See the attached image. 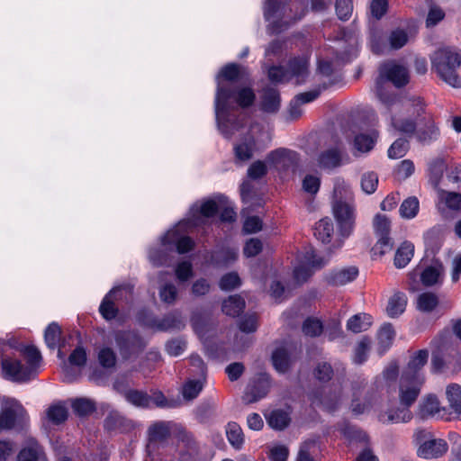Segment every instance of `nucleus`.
Segmentation results:
<instances>
[{"label": "nucleus", "mask_w": 461, "mask_h": 461, "mask_svg": "<svg viewBox=\"0 0 461 461\" xmlns=\"http://www.w3.org/2000/svg\"><path fill=\"white\" fill-rule=\"evenodd\" d=\"M233 100L240 107L251 105L255 100V95L252 89L244 87L238 92L233 91L231 87L219 82L215 96V115L219 130L229 138L234 131L238 130L235 123H230L228 120V109L230 107V101Z\"/></svg>", "instance_id": "nucleus-1"}, {"label": "nucleus", "mask_w": 461, "mask_h": 461, "mask_svg": "<svg viewBox=\"0 0 461 461\" xmlns=\"http://www.w3.org/2000/svg\"><path fill=\"white\" fill-rule=\"evenodd\" d=\"M23 354L25 364L13 357L2 360V374L5 379L14 382H27L36 376L42 361L40 351L33 346H27L23 348Z\"/></svg>", "instance_id": "nucleus-2"}, {"label": "nucleus", "mask_w": 461, "mask_h": 461, "mask_svg": "<svg viewBox=\"0 0 461 461\" xmlns=\"http://www.w3.org/2000/svg\"><path fill=\"white\" fill-rule=\"evenodd\" d=\"M386 81L393 84L396 87H402L409 82L408 69L394 60L381 64L379 76L375 81L376 95L383 104L390 109L396 102V96L384 92V85Z\"/></svg>", "instance_id": "nucleus-3"}, {"label": "nucleus", "mask_w": 461, "mask_h": 461, "mask_svg": "<svg viewBox=\"0 0 461 461\" xmlns=\"http://www.w3.org/2000/svg\"><path fill=\"white\" fill-rule=\"evenodd\" d=\"M432 69L447 84L461 87V77L456 71L461 66L460 53L452 48H440L430 57Z\"/></svg>", "instance_id": "nucleus-4"}, {"label": "nucleus", "mask_w": 461, "mask_h": 461, "mask_svg": "<svg viewBox=\"0 0 461 461\" xmlns=\"http://www.w3.org/2000/svg\"><path fill=\"white\" fill-rule=\"evenodd\" d=\"M309 60L308 58L299 57L290 60L288 69L283 67H272L268 70V77L275 83H285L293 78L295 79L296 84L304 82L308 75Z\"/></svg>", "instance_id": "nucleus-5"}, {"label": "nucleus", "mask_w": 461, "mask_h": 461, "mask_svg": "<svg viewBox=\"0 0 461 461\" xmlns=\"http://www.w3.org/2000/svg\"><path fill=\"white\" fill-rule=\"evenodd\" d=\"M423 122L420 120L416 124L412 121L405 120L400 121L396 118L392 119V125L395 130L410 134L416 132L417 138L420 141L429 142L435 140L438 135V129L437 128L431 115L428 114L423 117Z\"/></svg>", "instance_id": "nucleus-6"}, {"label": "nucleus", "mask_w": 461, "mask_h": 461, "mask_svg": "<svg viewBox=\"0 0 461 461\" xmlns=\"http://www.w3.org/2000/svg\"><path fill=\"white\" fill-rule=\"evenodd\" d=\"M27 421V412L17 400H3L0 409V431L23 428Z\"/></svg>", "instance_id": "nucleus-7"}, {"label": "nucleus", "mask_w": 461, "mask_h": 461, "mask_svg": "<svg viewBox=\"0 0 461 461\" xmlns=\"http://www.w3.org/2000/svg\"><path fill=\"white\" fill-rule=\"evenodd\" d=\"M413 439L417 446V455L425 459L438 458L448 449L445 439L436 438L431 432L425 429L417 430Z\"/></svg>", "instance_id": "nucleus-8"}, {"label": "nucleus", "mask_w": 461, "mask_h": 461, "mask_svg": "<svg viewBox=\"0 0 461 461\" xmlns=\"http://www.w3.org/2000/svg\"><path fill=\"white\" fill-rule=\"evenodd\" d=\"M425 382L424 376H408L402 375L399 382V401L401 405L411 407L420 393Z\"/></svg>", "instance_id": "nucleus-9"}, {"label": "nucleus", "mask_w": 461, "mask_h": 461, "mask_svg": "<svg viewBox=\"0 0 461 461\" xmlns=\"http://www.w3.org/2000/svg\"><path fill=\"white\" fill-rule=\"evenodd\" d=\"M259 130L260 127L258 125L252 126L249 132L234 145L233 150L236 163L249 161L256 151L266 148L267 145L260 147L258 141L255 139V134Z\"/></svg>", "instance_id": "nucleus-10"}, {"label": "nucleus", "mask_w": 461, "mask_h": 461, "mask_svg": "<svg viewBox=\"0 0 461 461\" xmlns=\"http://www.w3.org/2000/svg\"><path fill=\"white\" fill-rule=\"evenodd\" d=\"M332 212L338 223L339 235L343 239L348 238L355 228L356 206L354 203L333 205Z\"/></svg>", "instance_id": "nucleus-11"}, {"label": "nucleus", "mask_w": 461, "mask_h": 461, "mask_svg": "<svg viewBox=\"0 0 461 461\" xmlns=\"http://www.w3.org/2000/svg\"><path fill=\"white\" fill-rule=\"evenodd\" d=\"M326 260L318 257L312 249H307L300 260V265L294 270V278L297 284L305 282L315 269L322 267Z\"/></svg>", "instance_id": "nucleus-12"}, {"label": "nucleus", "mask_w": 461, "mask_h": 461, "mask_svg": "<svg viewBox=\"0 0 461 461\" xmlns=\"http://www.w3.org/2000/svg\"><path fill=\"white\" fill-rule=\"evenodd\" d=\"M298 161V154L285 148H279L270 151L266 162L279 172H285L294 167Z\"/></svg>", "instance_id": "nucleus-13"}, {"label": "nucleus", "mask_w": 461, "mask_h": 461, "mask_svg": "<svg viewBox=\"0 0 461 461\" xmlns=\"http://www.w3.org/2000/svg\"><path fill=\"white\" fill-rule=\"evenodd\" d=\"M360 385H353V399L351 402V411L355 415L368 412L371 409L380 404V396L375 392H366L363 394V402H361L362 392Z\"/></svg>", "instance_id": "nucleus-14"}, {"label": "nucleus", "mask_w": 461, "mask_h": 461, "mask_svg": "<svg viewBox=\"0 0 461 461\" xmlns=\"http://www.w3.org/2000/svg\"><path fill=\"white\" fill-rule=\"evenodd\" d=\"M269 386V376L265 373L259 374L257 378L251 381L248 385L242 397L243 402L249 404L259 401L267 394Z\"/></svg>", "instance_id": "nucleus-15"}, {"label": "nucleus", "mask_w": 461, "mask_h": 461, "mask_svg": "<svg viewBox=\"0 0 461 461\" xmlns=\"http://www.w3.org/2000/svg\"><path fill=\"white\" fill-rule=\"evenodd\" d=\"M183 431V428L170 421H157L149 426L148 429V438L149 444L165 442L171 432Z\"/></svg>", "instance_id": "nucleus-16"}, {"label": "nucleus", "mask_w": 461, "mask_h": 461, "mask_svg": "<svg viewBox=\"0 0 461 461\" xmlns=\"http://www.w3.org/2000/svg\"><path fill=\"white\" fill-rule=\"evenodd\" d=\"M446 397L448 402L447 408V420L461 418V386L452 384L447 386Z\"/></svg>", "instance_id": "nucleus-17"}, {"label": "nucleus", "mask_w": 461, "mask_h": 461, "mask_svg": "<svg viewBox=\"0 0 461 461\" xmlns=\"http://www.w3.org/2000/svg\"><path fill=\"white\" fill-rule=\"evenodd\" d=\"M162 245L167 249L172 250L171 245H175L180 254L186 253L193 249L194 240L189 237H179L177 229L168 230L161 240Z\"/></svg>", "instance_id": "nucleus-18"}, {"label": "nucleus", "mask_w": 461, "mask_h": 461, "mask_svg": "<svg viewBox=\"0 0 461 461\" xmlns=\"http://www.w3.org/2000/svg\"><path fill=\"white\" fill-rule=\"evenodd\" d=\"M421 417H436L447 420V408L440 405L439 400L434 394L425 396L419 405Z\"/></svg>", "instance_id": "nucleus-19"}, {"label": "nucleus", "mask_w": 461, "mask_h": 461, "mask_svg": "<svg viewBox=\"0 0 461 461\" xmlns=\"http://www.w3.org/2000/svg\"><path fill=\"white\" fill-rule=\"evenodd\" d=\"M354 203V195L351 187L344 179L336 178L332 194V206Z\"/></svg>", "instance_id": "nucleus-20"}, {"label": "nucleus", "mask_w": 461, "mask_h": 461, "mask_svg": "<svg viewBox=\"0 0 461 461\" xmlns=\"http://www.w3.org/2000/svg\"><path fill=\"white\" fill-rule=\"evenodd\" d=\"M280 104V95L276 89L268 87L263 90L259 103L261 111L267 113H275L279 110Z\"/></svg>", "instance_id": "nucleus-21"}, {"label": "nucleus", "mask_w": 461, "mask_h": 461, "mask_svg": "<svg viewBox=\"0 0 461 461\" xmlns=\"http://www.w3.org/2000/svg\"><path fill=\"white\" fill-rule=\"evenodd\" d=\"M428 357L429 352L426 349L419 350L411 357L402 375L415 377L424 376L422 368L426 365Z\"/></svg>", "instance_id": "nucleus-22"}, {"label": "nucleus", "mask_w": 461, "mask_h": 461, "mask_svg": "<svg viewBox=\"0 0 461 461\" xmlns=\"http://www.w3.org/2000/svg\"><path fill=\"white\" fill-rule=\"evenodd\" d=\"M44 452L38 441L28 438L17 455V461H38Z\"/></svg>", "instance_id": "nucleus-23"}, {"label": "nucleus", "mask_w": 461, "mask_h": 461, "mask_svg": "<svg viewBox=\"0 0 461 461\" xmlns=\"http://www.w3.org/2000/svg\"><path fill=\"white\" fill-rule=\"evenodd\" d=\"M412 414L408 407L402 406V408H397L395 410H390L386 412L381 411L378 414V420L382 423H400L408 422L411 420Z\"/></svg>", "instance_id": "nucleus-24"}, {"label": "nucleus", "mask_w": 461, "mask_h": 461, "mask_svg": "<svg viewBox=\"0 0 461 461\" xmlns=\"http://www.w3.org/2000/svg\"><path fill=\"white\" fill-rule=\"evenodd\" d=\"M246 75H247L246 68H244L240 65L234 64V63L228 64L224 68H222L221 70L220 71L218 77H217V84H219V82H221V84L227 86L228 87H230V84L223 83L221 81V78L230 83H232L234 81H237L240 77H245Z\"/></svg>", "instance_id": "nucleus-25"}, {"label": "nucleus", "mask_w": 461, "mask_h": 461, "mask_svg": "<svg viewBox=\"0 0 461 461\" xmlns=\"http://www.w3.org/2000/svg\"><path fill=\"white\" fill-rule=\"evenodd\" d=\"M357 275L358 269L356 267H348L331 272L328 281L333 285H344L352 282Z\"/></svg>", "instance_id": "nucleus-26"}, {"label": "nucleus", "mask_w": 461, "mask_h": 461, "mask_svg": "<svg viewBox=\"0 0 461 461\" xmlns=\"http://www.w3.org/2000/svg\"><path fill=\"white\" fill-rule=\"evenodd\" d=\"M442 272L443 267L438 262L425 267L420 274L422 285L431 286L438 284L440 281Z\"/></svg>", "instance_id": "nucleus-27"}, {"label": "nucleus", "mask_w": 461, "mask_h": 461, "mask_svg": "<svg viewBox=\"0 0 461 461\" xmlns=\"http://www.w3.org/2000/svg\"><path fill=\"white\" fill-rule=\"evenodd\" d=\"M334 233V225L331 219L325 217L316 222L314 236L322 243H329Z\"/></svg>", "instance_id": "nucleus-28"}, {"label": "nucleus", "mask_w": 461, "mask_h": 461, "mask_svg": "<svg viewBox=\"0 0 461 461\" xmlns=\"http://www.w3.org/2000/svg\"><path fill=\"white\" fill-rule=\"evenodd\" d=\"M414 254V245L410 241H404L401 244L395 253L394 265L398 268H402L408 265Z\"/></svg>", "instance_id": "nucleus-29"}, {"label": "nucleus", "mask_w": 461, "mask_h": 461, "mask_svg": "<svg viewBox=\"0 0 461 461\" xmlns=\"http://www.w3.org/2000/svg\"><path fill=\"white\" fill-rule=\"evenodd\" d=\"M341 161V154L339 149H329L321 152L318 158V165L322 168H333L339 167Z\"/></svg>", "instance_id": "nucleus-30"}, {"label": "nucleus", "mask_w": 461, "mask_h": 461, "mask_svg": "<svg viewBox=\"0 0 461 461\" xmlns=\"http://www.w3.org/2000/svg\"><path fill=\"white\" fill-rule=\"evenodd\" d=\"M406 305V295L403 293H395L389 299L388 305L386 307L387 314L392 318L397 317L405 311Z\"/></svg>", "instance_id": "nucleus-31"}, {"label": "nucleus", "mask_w": 461, "mask_h": 461, "mask_svg": "<svg viewBox=\"0 0 461 461\" xmlns=\"http://www.w3.org/2000/svg\"><path fill=\"white\" fill-rule=\"evenodd\" d=\"M420 211V202L416 196H410L402 201L399 208L400 216L405 220L415 218Z\"/></svg>", "instance_id": "nucleus-32"}, {"label": "nucleus", "mask_w": 461, "mask_h": 461, "mask_svg": "<svg viewBox=\"0 0 461 461\" xmlns=\"http://www.w3.org/2000/svg\"><path fill=\"white\" fill-rule=\"evenodd\" d=\"M266 418L268 425L278 430L286 428L291 420L289 413L283 410H274Z\"/></svg>", "instance_id": "nucleus-33"}, {"label": "nucleus", "mask_w": 461, "mask_h": 461, "mask_svg": "<svg viewBox=\"0 0 461 461\" xmlns=\"http://www.w3.org/2000/svg\"><path fill=\"white\" fill-rule=\"evenodd\" d=\"M372 324V317L367 313H358L352 316L347 323L349 330L358 333L366 330Z\"/></svg>", "instance_id": "nucleus-34"}, {"label": "nucleus", "mask_w": 461, "mask_h": 461, "mask_svg": "<svg viewBox=\"0 0 461 461\" xmlns=\"http://www.w3.org/2000/svg\"><path fill=\"white\" fill-rule=\"evenodd\" d=\"M245 308V301L240 295H230L222 303V312L229 316H238Z\"/></svg>", "instance_id": "nucleus-35"}, {"label": "nucleus", "mask_w": 461, "mask_h": 461, "mask_svg": "<svg viewBox=\"0 0 461 461\" xmlns=\"http://www.w3.org/2000/svg\"><path fill=\"white\" fill-rule=\"evenodd\" d=\"M226 436L230 444L236 449H240L244 443L242 429L236 422H229L226 426Z\"/></svg>", "instance_id": "nucleus-36"}, {"label": "nucleus", "mask_w": 461, "mask_h": 461, "mask_svg": "<svg viewBox=\"0 0 461 461\" xmlns=\"http://www.w3.org/2000/svg\"><path fill=\"white\" fill-rule=\"evenodd\" d=\"M125 399L137 407L146 408L151 406V396L138 390H128L124 392Z\"/></svg>", "instance_id": "nucleus-37"}, {"label": "nucleus", "mask_w": 461, "mask_h": 461, "mask_svg": "<svg viewBox=\"0 0 461 461\" xmlns=\"http://www.w3.org/2000/svg\"><path fill=\"white\" fill-rule=\"evenodd\" d=\"M394 338V330L391 324L383 325L378 332L379 353L384 354L392 345Z\"/></svg>", "instance_id": "nucleus-38"}, {"label": "nucleus", "mask_w": 461, "mask_h": 461, "mask_svg": "<svg viewBox=\"0 0 461 461\" xmlns=\"http://www.w3.org/2000/svg\"><path fill=\"white\" fill-rule=\"evenodd\" d=\"M438 304V298L436 294L425 292L417 298V308L420 312H429Z\"/></svg>", "instance_id": "nucleus-39"}, {"label": "nucleus", "mask_w": 461, "mask_h": 461, "mask_svg": "<svg viewBox=\"0 0 461 461\" xmlns=\"http://www.w3.org/2000/svg\"><path fill=\"white\" fill-rule=\"evenodd\" d=\"M184 326L179 315L169 314L162 320L154 321L152 327L158 330H168L171 329H181Z\"/></svg>", "instance_id": "nucleus-40"}, {"label": "nucleus", "mask_w": 461, "mask_h": 461, "mask_svg": "<svg viewBox=\"0 0 461 461\" xmlns=\"http://www.w3.org/2000/svg\"><path fill=\"white\" fill-rule=\"evenodd\" d=\"M376 138L377 134L375 131L371 134H359L354 140V146L359 152H368L373 149Z\"/></svg>", "instance_id": "nucleus-41"}, {"label": "nucleus", "mask_w": 461, "mask_h": 461, "mask_svg": "<svg viewBox=\"0 0 461 461\" xmlns=\"http://www.w3.org/2000/svg\"><path fill=\"white\" fill-rule=\"evenodd\" d=\"M438 199L441 203H444L448 209L457 211L461 209V194L455 192H438Z\"/></svg>", "instance_id": "nucleus-42"}, {"label": "nucleus", "mask_w": 461, "mask_h": 461, "mask_svg": "<svg viewBox=\"0 0 461 461\" xmlns=\"http://www.w3.org/2000/svg\"><path fill=\"white\" fill-rule=\"evenodd\" d=\"M272 361L276 371L285 373L289 366V357L287 351L283 348H276L273 352Z\"/></svg>", "instance_id": "nucleus-43"}, {"label": "nucleus", "mask_w": 461, "mask_h": 461, "mask_svg": "<svg viewBox=\"0 0 461 461\" xmlns=\"http://www.w3.org/2000/svg\"><path fill=\"white\" fill-rule=\"evenodd\" d=\"M61 330L59 326L57 323L50 324L44 334V339L47 346L50 348H55L59 346V342L60 339Z\"/></svg>", "instance_id": "nucleus-44"}, {"label": "nucleus", "mask_w": 461, "mask_h": 461, "mask_svg": "<svg viewBox=\"0 0 461 461\" xmlns=\"http://www.w3.org/2000/svg\"><path fill=\"white\" fill-rule=\"evenodd\" d=\"M219 209L220 207L214 200H206L199 206L197 204L194 205L192 212H194V213L199 212L202 216L209 218L213 216Z\"/></svg>", "instance_id": "nucleus-45"}, {"label": "nucleus", "mask_w": 461, "mask_h": 461, "mask_svg": "<svg viewBox=\"0 0 461 461\" xmlns=\"http://www.w3.org/2000/svg\"><path fill=\"white\" fill-rule=\"evenodd\" d=\"M409 149V143L405 139L396 140L388 149V157L393 159L402 158Z\"/></svg>", "instance_id": "nucleus-46"}, {"label": "nucleus", "mask_w": 461, "mask_h": 461, "mask_svg": "<svg viewBox=\"0 0 461 461\" xmlns=\"http://www.w3.org/2000/svg\"><path fill=\"white\" fill-rule=\"evenodd\" d=\"M339 430H340L341 434H343L349 440H357V441H363V442L367 441V438H368L367 435L364 431H362L349 424H347V423L343 424L339 428Z\"/></svg>", "instance_id": "nucleus-47"}, {"label": "nucleus", "mask_w": 461, "mask_h": 461, "mask_svg": "<svg viewBox=\"0 0 461 461\" xmlns=\"http://www.w3.org/2000/svg\"><path fill=\"white\" fill-rule=\"evenodd\" d=\"M115 292V290H112L107 295H105L99 307L102 316L106 320H112L116 316V309L114 307V303L111 300L113 294Z\"/></svg>", "instance_id": "nucleus-48"}, {"label": "nucleus", "mask_w": 461, "mask_h": 461, "mask_svg": "<svg viewBox=\"0 0 461 461\" xmlns=\"http://www.w3.org/2000/svg\"><path fill=\"white\" fill-rule=\"evenodd\" d=\"M414 171L413 162L410 159H404L394 169V176L398 180L402 181L410 177Z\"/></svg>", "instance_id": "nucleus-49"}, {"label": "nucleus", "mask_w": 461, "mask_h": 461, "mask_svg": "<svg viewBox=\"0 0 461 461\" xmlns=\"http://www.w3.org/2000/svg\"><path fill=\"white\" fill-rule=\"evenodd\" d=\"M98 361L103 367H113L116 363V355L114 351L108 347H104L98 351Z\"/></svg>", "instance_id": "nucleus-50"}, {"label": "nucleus", "mask_w": 461, "mask_h": 461, "mask_svg": "<svg viewBox=\"0 0 461 461\" xmlns=\"http://www.w3.org/2000/svg\"><path fill=\"white\" fill-rule=\"evenodd\" d=\"M72 408L77 414L85 416L95 411V404L88 399L78 398L72 402Z\"/></svg>", "instance_id": "nucleus-51"}, {"label": "nucleus", "mask_w": 461, "mask_h": 461, "mask_svg": "<svg viewBox=\"0 0 461 461\" xmlns=\"http://www.w3.org/2000/svg\"><path fill=\"white\" fill-rule=\"evenodd\" d=\"M47 416L53 423L59 424L67 420L68 411L64 406L56 404L48 409Z\"/></svg>", "instance_id": "nucleus-52"}, {"label": "nucleus", "mask_w": 461, "mask_h": 461, "mask_svg": "<svg viewBox=\"0 0 461 461\" xmlns=\"http://www.w3.org/2000/svg\"><path fill=\"white\" fill-rule=\"evenodd\" d=\"M378 185V176L374 172H367L362 176L361 188L368 194L375 193Z\"/></svg>", "instance_id": "nucleus-53"}, {"label": "nucleus", "mask_w": 461, "mask_h": 461, "mask_svg": "<svg viewBox=\"0 0 461 461\" xmlns=\"http://www.w3.org/2000/svg\"><path fill=\"white\" fill-rule=\"evenodd\" d=\"M203 389V384L198 380H189L183 386V396L185 399L193 400L198 396Z\"/></svg>", "instance_id": "nucleus-54"}, {"label": "nucleus", "mask_w": 461, "mask_h": 461, "mask_svg": "<svg viewBox=\"0 0 461 461\" xmlns=\"http://www.w3.org/2000/svg\"><path fill=\"white\" fill-rule=\"evenodd\" d=\"M321 178L317 175L308 174L303 179V189L304 192L314 195L319 192Z\"/></svg>", "instance_id": "nucleus-55"}, {"label": "nucleus", "mask_w": 461, "mask_h": 461, "mask_svg": "<svg viewBox=\"0 0 461 461\" xmlns=\"http://www.w3.org/2000/svg\"><path fill=\"white\" fill-rule=\"evenodd\" d=\"M322 330H323L322 324L317 319L308 318L307 320H305V321L303 324V332L306 336H310V337L319 336L322 332Z\"/></svg>", "instance_id": "nucleus-56"}, {"label": "nucleus", "mask_w": 461, "mask_h": 461, "mask_svg": "<svg viewBox=\"0 0 461 461\" xmlns=\"http://www.w3.org/2000/svg\"><path fill=\"white\" fill-rule=\"evenodd\" d=\"M370 348V340L366 338L361 339L355 348L353 361L356 364H362L367 358V353Z\"/></svg>", "instance_id": "nucleus-57"}, {"label": "nucleus", "mask_w": 461, "mask_h": 461, "mask_svg": "<svg viewBox=\"0 0 461 461\" xmlns=\"http://www.w3.org/2000/svg\"><path fill=\"white\" fill-rule=\"evenodd\" d=\"M373 225L376 236L387 235L390 233V221L384 215L376 214L374 218Z\"/></svg>", "instance_id": "nucleus-58"}, {"label": "nucleus", "mask_w": 461, "mask_h": 461, "mask_svg": "<svg viewBox=\"0 0 461 461\" xmlns=\"http://www.w3.org/2000/svg\"><path fill=\"white\" fill-rule=\"evenodd\" d=\"M408 41V35L403 30H394L389 36V42L392 49L402 48Z\"/></svg>", "instance_id": "nucleus-59"}, {"label": "nucleus", "mask_w": 461, "mask_h": 461, "mask_svg": "<svg viewBox=\"0 0 461 461\" xmlns=\"http://www.w3.org/2000/svg\"><path fill=\"white\" fill-rule=\"evenodd\" d=\"M240 285V279L237 273L224 275L220 281V288L224 291L235 289Z\"/></svg>", "instance_id": "nucleus-60"}, {"label": "nucleus", "mask_w": 461, "mask_h": 461, "mask_svg": "<svg viewBox=\"0 0 461 461\" xmlns=\"http://www.w3.org/2000/svg\"><path fill=\"white\" fill-rule=\"evenodd\" d=\"M289 450L285 445H275L269 448L268 457L271 461H286Z\"/></svg>", "instance_id": "nucleus-61"}, {"label": "nucleus", "mask_w": 461, "mask_h": 461, "mask_svg": "<svg viewBox=\"0 0 461 461\" xmlns=\"http://www.w3.org/2000/svg\"><path fill=\"white\" fill-rule=\"evenodd\" d=\"M353 11L351 0H336V12L340 20H348Z\"/></svg>", "instance_id": "nucleus-62"}, {"label": "nucleus", "mask_w": 461, "mask_h": 461, "mask_svg": "<svg viewBox=\"0 0 461 461\" xmlns=\"http://www.w3.org/2000/svg\"><path fill=\"white\" fill-rule=\"evenodd\" d=\"M267 172V165L261 160L253 162L248 168V176L250 179H259L263 177Z\"/></svg>", "instance_id": "nucleus-63"}, {"label": "nucleus", "mask_w": 461, "mask_h": 461, "mask_svg": "<svg viewBox=\"0 0 461 461\" xmlns=\"http://www.w3.org/2000/svg\"><path fill=\"white\" fill-rule=\"evenodd\" d=\"M177 295L176 287L172 284H167L160 288L159 296L162 302L172 304L175 303Z\"/></svg>", "instance_id": "nucleus-64"}]
</instances>
